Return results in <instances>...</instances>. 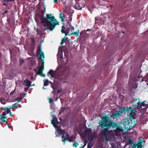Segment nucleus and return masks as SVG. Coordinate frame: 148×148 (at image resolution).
Returning <instances> with one entry per match:
<instances>
[{
  "label": "nucleus",
  "mask_w": 148,
  "mask_h": 148,
  "mask_svg": "<svg viewBox=\"0 0 148 148\" xmlns=\"http://www.w3.org/2000/svg\"><path fill=\"white\" fill-rule=\"evenodd\" d=\"M72 20V18H71V21Z\"/></svg>",
  "instance_id": "obj_57"
},
{
  "label": "nucleus",
  "mask_w": 148,
  "mask_h": 148,
  "mask_svg": "<svg viewBox=\"0 0 148 148\" xmlns=\"http://www.w3.org/2000/svg\"><path fill=\"white\" fill-rule=\"evenodd\" d=\"M75 6L76 8V9L81 10L82 9V7L80 6H79L78 5H77H77H75Z\"/></svg>",
  "instance_id": "obj_29"
},
{
  "label": "nucleus",
  "mask_w": 148,
  "mask_h": 148,
  "mask_svg": "<svg viewBox=\"0 0 148 148\" xmlns=\"http://www.w3.org/2000/svg\"><path fill=\"white\" fill-rule=\"evenodd\" d=\"M69 18H70L71 17L70 16H69Z\"/></svg>",
  "instance_id": "obj_58"
},
{
  "label": "nucleus",
  "mask_w": 148,
  "mask_h": 148,
  "mask_svg": "<svg viewBox=\"0 0 148 148\" xmlns=\"http://www.w3.org/2000/svg\"><path fill=\"white\" fill-rule=\"evenodd\" d=\"M58 0H54V3H57Z\"/></svg>",
  "instance_id": "obj_44"
},
{
  "label": "nucleus",
  "mask_w": 148,
  "mask_h": 148,
  "mask_svg": "<svg viewBox=\"0 0 148 148\" xmlns=\"http://www.w3.org/2000/svg\"><path fill=\"white\" fill-rule=\"evenodd\" d=\"M66 137H65V136L64 135H62L61 138H62V141L63 142H64V143H65V141L66 140H68L70 142H71L73 141L72 139H70L69 138V134L67 133L66 134Z\"/></svg>",
  "instance_id": "obj_7"
},
{
  "label": "nucleus",
  "mask_w": 148,
  "mask_h": 148,
  "mask_svg": "<svg viewBox=\"0 0 148 148\" xmlns=\"http://www.w3.org/2000/svg\"><path fill=\"white\" fill-rule=\"evenodd\" d=\"M86 141H85V143H84V145L82 146V148H83L86 145Z\"/></svg>",
  "instance_id": "obj_40"
},
{
  "label": "nucleus",
  "mask_w": 148,
  "mask_h": 148,
  "mask_svg": "<svg viewBox=\"0 0 148 148\" xmlns=\"http://www.w3.org/2000/svg\"><path fill=\"white\" fill-rule=\"evenodd\" d=\"M134 111H135V110H132L130 112V117L129 118L133 119H134V118H135L136 113L134 112Z\"/></svg>",
  "instance_id": "obj_16"
},
{
  "label": "nucleus",
  "mask_w": 148,
  "mask_h": 148,
  "mask_svg": "<svg viewBox=\"0 0 148 148\" xmlns=\"http://www.w3.org/2000/svg\"><path fill=\"white\" fill-rule=\"evenodd\" d=\"M132 148H137V144L135 143H133L132 146H131Z\"/></svg>",
  "instance_id": "obj_28"
},
{
  "label": "nucleus",
  "mask_w": 148,
  "mask_h": 148,
  "mask_svg": "<svg viewBox=\"0 0 148 148\" xmlns=\"http://www.w3.org/2000/svg\"><path fill=\"white\" fill-rule=\"evenodd\" d=\"M31 81L27 79H26L23 81V85H24L25 86H31Z\"/></svg>",
  "instance_id": "obj_14"
},
{
  "label": "nucleus",
  "mask_w": 148,
  "mask_h": 148,
  "mask_svg": "<svg viewBox=\"0 0 148 148\" xmlns=\"http://www.w3.org/2000/svg\"><path fill=\"white\" fill-rule=\"evenodd\" d=\"M29 88V87H26L25 88V91H28Z\"/></svg>",
  "instance_id": "obj_37"
},
{
  "label": "nucleus",
  "mask_w": 148,
  "mask_h": 148,
  "mask_svg": "<svg viewBox=\"0 0 148 148\" xmlns=\"http://www.w3.org/2000/svg\"><path fill=\"white\" fill-rule=\"evenodd\" d=\"M8 12V10H5L3 13L4 14L5 13H7Z\"/></svg>",
  "instance_id": "obj_46"
},
{
  "label": "nucleus",
  "mask_w": 148,
  "mask_h": 148,
  "mask_svg": "<svg viewBox=\"0 0 148 148\" xmlns=\"http://www.w3.org/2000/svg\"><path fill=\"white\" fill-rule=\"evenodd\" d=\"M18 103V102H17L16 103H15L14 104H13L12 106H11L10 107V108H12V107H14L15 108V109L17 108V105Z\"/></svg>",
  "instance_id": "obj_21"
},
{
  "label": "nucleus",
  "mask_w": 148,
  "mask_h": 148,
  "mask_svg": "<svg viewBox=\"0 0 148 148\" xmlns=\"http://www.w3.org/2000/svg\"><path fill=\"white\" fill-rule=\"evenodd\" d=\"M89 30H90V29H87V30H85V31H89Z\"/></svg>",
  "instance_id": "obj_52"
},
{
  "label": "nucleus",
  "mask_w": 148,
  "mask_h": 148,
  "mask_svg": "<svg viewBox=\"0 0 148 148\" xmlns=\"http://www.w3.org/2000/svg\"><path fill=\"white\" fill-rule=\"evenodd\" d=\"M49 103H51L53 102V100L51 98H50L49 99Z\"/></svg>",
  "instance_id": "obj_35"
},
{
  "label": "nucleus",
  "mask_w": 148,
  "mask_h": 148,
  "mask_svg": "<svg viewBox=\"0 0 148 148\" xmlns=\"http://www.w3.org/2000/svg\"><path fill=\"white\" fill-rule=\"evenodd\" d=\"M137 99H136V98H135L134 99V100H133L132 101H131V102L132 103H133L134 102V101L136 100V101H137Z\"/></svg>",
  "instance_id": "obj_39"
},
{
  "label": "nucleus",
  "mask_w": 148,
  "mask_h": 148,
  "mask_svg": "<svg viewBox=\"0 0 148 148\" xmlns=\"http://www.w3.org/2000/svg\"><path fill=\"white\" fill-rule=\"evenodd\" d=\"M56 71H53L52 69H51L47 73V75L49 76L50 75L52 78H54L56 76Z\"/></svg>",
  "instance_id": "obj_12"
},
{
  "label": "nucleus",
  "mask_w": 148,
  "mask_h": 148,
  "mask_svg": "<svg viewBox=\"0 0 148 148\" xmlns=\"http://www.w3.org/2000/svg\"><path fill=\"white\" fill-rule=\"evenodd\" d=\"M60 17L61 18L62 21L64 20V16H62V14H60L59 15Z\"/></svg>",
  "instance_id": "obj_34"
},
{
  "label": "nucleus",
  "mask_w": 148,
  "mask_h": 148,
  "mask_svg": "<svg viewBox=\"0 0 148 148\" xmlns=\"http://www.w3.org/2000/svg\"><path fill=\"white\" fill-rule=\"evenodd\" d=\"M8 108H1V109L3 110H5V111H6V109H7Z\"/></svg>",
  "instance_id": "obj_41"
},
{
  "label": "nucleus",
  "mask_w": 148,
  "mask_h": 148,
  "mask_svg": "<svg viewBox=\"0 0 148 148\" xmlns=\"http://www.w3.org/2000/svg\"><path fill=\"white\" fill-rule=\"evenodd\" d=\"M62 118H61H61H60V121H61V120H62Z\"/></svg>",
  "instance_id": "obj_54"
},
{
  "label": "nucleus",
  "mask_w": 148,
  "mask_h": 148,
  "mask_svg": "<svg viewBox=\"0 0 148 148\" xmlns=\"http://www.w3.org/2000/svg\"><path fill=\"white\" fill-rule=\"evenodd\" d=\"M42 48H41V46H40L38 48L37 53V54L38 56V59L41 61L42 66H44L45 56L44 53L42 51Z\"/></svg>",
  "instance_id": "obj_5"
},
{
  "label": "nucleus",
  "mask_w": 148,
  "mask_h": 148,
  "mask_svg": "<svg viewBox=\"0 0 148 148\" xmlns=\"http://www.w3.org/2000/svg\"><path fill=\"white\" fill-rule=\"evenodd\" d=\"M64 56L66 57V58H67L68 56V52L67 51H64Z\"/></svg>",
  "instance_id": "obj_32"
},
{
  "label": "nucleus",
  "mask_w": 148,
  "mask_h": 148,
  "mask_svg": "<svg viewBox=\"0 0 148 148\" xmlns=\"http://www.w3.org/2000/svg\"><path fill=\"white\" fill-rule=\"evenodd\" d=\"M62 113V111H60L59 112V114H60L61 113Z\"/></svg>",
  "instance_id": "obj_53"
},
{
  "label": "nucleus",
  "mask_w": 148,
  "mask_h": 148,
  "mask_svg": "<svg viewBox=\"0 0 148 148\" xmlns=\"http://www.w3.org/2000/svg\"><path fill=\"white\" fill-rule=\"evenodd\" d=\"M40 19L41 23L43 24V26L47 27V29L51 31H53L57 25H59V22L51 14H47L46 17L43 15L40 17Z\"/></svg>",
  "instance_id": "obj_2"
},
{
  "label": "nucleus",
  "mask_w": 148,
  "mask_h": 148,
  "mask_svg": "<svg viewBox=\"0 0 148 148\" xmlns=\"http://www.w3.org/2000/svg\"><path fill=\"white\" fill-rule=\"evenodd\" d=\"M19 61H20V65H21L22 64V63L23 62H24V60L23 59L21 58V59H20Z\"/></svg>",
  "instance_id": "obj_31"
},
{
  "label": "nucleus",
  "mask_w": 148,
  "mask_h": 148,
  "mask_svg": "<svg viewBox=\"0 0 148 148\" xmlns=\"http://www.w3.org/2000/svg\"><path fill=\"white\" fill-rule=\"evenodd\" d=\"M138 99L139 100L138 101L137 103V105H132V110H134L135 109H138L139 110L141 109V106H140V100L139 98Z\"/></svg>",
  "instance_id": "obj_13"
},
{
  "label": "nucleus",
  "mask_w": 148,
  "mask_h": 148,
  "mask_svg": "<svg viewBox=\"0 0 148 148\" xmlns=\"http://www.w3.org/2000/svg\"><path fill=\"white\" fill-rule=\"evenodd\" d=\"M147 103V101H143L141 103V105L140 104V106H141V109L142 108V106L148 107V104H146L145 103Z\"/></svg>",
  "instance_id": "obj_17"
},
{
  "label": "nucleus",
  "mask_w": 148,
  "mask_h": 148,
  "mask_svg": "<svg viewBox=\"0 0 148 148\" xmlns=\"http://www.w3.org/2000/svg\"><path fill=\"white\" fill-rule=\"evenodd\" d=\"M6 113L3 112L2 113V114H1V120L2 122H3L4 123H6L9 126V127H10L9 126V125L7 122L5 120V119H6L7 118V116H6Z\"/></svg>",
  "instance_id": "obj_8"
},
{
  "label": "nucleus",
  "mask_w": 148,
  "mask_h": 148,
  "mask_svg": "<svg viewBox=\"0 0 148 148\" xmlns=\"http://www.w3.org/2000/svg\"><path fill=\"white\" fill-rule=\"evenodd\" d=\"M19 107H21V105H20V106H19Z\"/></svg>",
  "instance_id": "obj_56"
},
{
  "label": "nucleus",
  "mask_w": 148,
  "mask_h": 148,
  "mask_svg": "<svg viewBox=\"0 0 148 148\" xmlns=\"http://www.w3.org/2000/svg\"><path fill=\"white\" fill-rule=\"evenodd\" d=\"M14 91H12L10 93V95H12L14 93Z\"/></svg>",
  "instance_id": "obj_38"
},
{
  "label": "nucleus",
  "mask_w": 148,
  "mask_h": 148,
  "mask_svg": "<svg viewBox=\"0 0 148 148\" xmlns=\"http://www.w3.org/2000/svg\"><path fill=\"white\" fill-rule=\"evenodd\" d=\"M9 108H8L7 109H6V112L7 114H9L10 112V109H11V108H10V106L8 107Z\"/></svg>",
  "instance_id": "obj_26"
},
{
  "label": "nucleus",
  "mask_w": 148,
  "mask_h": 148,
  "mask_svg": "<svg viewBox=\"0 0 148 148\" xmlns=\"http://www.w3.org/2000/svg\"><path fill=\"white\" fill-rule=\"evenodd\" d=\"M44 69L43 66H41L39 69L38 71L37 72V74L38 75H40V76L43 77H45V74H43L42 71Z\"/></svg>",
  "instance_id": "obj_10"
},
{
  "label": "nucleus",
  "mask_w": 148,
  "mask_h": 148,
  "mask_svg": "<svg viewBox=\"0 0 148 148\" xmlns=\"http://www.w3.org/2000/svg\"><path fill=\"white\" fill-rule=\"evenodd\" d=\"M79 33V30H78L77 31H76L75 32H73V34L77 36L78 35V34Z\"/></svg>",
  "instance_id": "obj_22"
},
{
  "label": "nucleus",
  "mask_w": 148,
  "mask_h": 148,
  "mask_svg": "<svg viewBox=\"0 0 148 148\" xmlns=\"http://www.w3.org/2000/svg\"><path fill=\"white\" fill-rule=\"evenodd\" d=\"M56 130L60 134H62V135L64 136V135L65 133V130H62L61 127L60 126H57V127L56 128Z\"/></svg>",
  "instance_id": "obj_9"
},
{
  "label": "nucleus",
  "mask_w": 148,
  "mask_h": 148,
  "mask_svg": "<svg viewBox=\"0 0 148 148\" xmlns=\"http://www.w3.org/2000/svg\"><path fill=\"white\" fill-rule=\"evenodd\" d=\"M86 128L87 129V130L85 131V132L87 133H90L92 132V130L90 128H88L86 127Z\"/></svg>",
  "instance_id": "obj_23"
},
{
  "label": "nucleus",
  "mask_w": 148,
  "mask_h": 148,
  "mask_svg": "<svg viewBox=\"0 0 148 148\" xmlns=\"http://www.w3.org/2000/svg\"><path fill=\"white\" fill-rule=\"evenodd\" d=\"M132 140L130 139H129L128 140V144L130 145L131 146H132V144L133 143Z\"/></svg>",
  "instance_id": "obj_27"
},
{
  "label": "nucleus",
  "mask_w": 148,
  "mask_h": 148,
  "mask_svg": "<svg viewBox=\"0 0 148 148\" xmlns=\"http://www.w3.org/2000/svg\"><path fill=\"white\" fill-rule=\"evenodd\" d=\"M123 111L121 109L119 110L116 111L115 112L112 114L110 115L111 117H114L116 119L119 118L121 115L123 113Z\"/></svg>",
  "instance_id": "obj_6"
},
{
  "label": "nucleus",
  "mask_w": 148,
  "mask_h": 148,
  "mask_svg": "<svg viewBox=\"0 0 148 148\" xmlns=\"http://www.w3.org/2000/svg\"><path fill=\"white\" fill-rule=\"evenodd\" d=\"M5 1H6L7 2H9V0H4Z\"/></svg>",
  "instance_id": "obj_49"
},
{
  "label": "nucleus",
  "mask_w": 148,
  "mask_h": 148,
  "mask_svg": "<svg viewBox=\"0 0 148 148\" xmlns=\"http://www.w3.org/2000/svg\"><path fill=\"white\" fill-rule=\"evenodd\" d=\"M123 127L125 130H126L134 127L137 124V121L134 119L129 118V119L123 120Z\"/></svg>",
  "instance_id": "obj_3"
},
{
  "label": "nucleus",
  "mask_w": 148,
  "mask_h": 148,
  "mask_svg": "<svg viewBox=\"0 0 148 148\" xmlns=\"http://www.w3.org/2000/svg\"><path fill=\"white\" fill-rule=\"evenodd\" d=\"M56 123H57V124H58L59 123V122L58 121V120H57V121H56Z\"/></svg>",
  "instance_id": "obj_50"
},
{
  "label": "nucleus",
  "mask_w": 148,
  "mask_h": 148,
  "mask_svg": "<svg viewBox=\"0 0 148 148\" xmlns=\"http://www.w3.org/2000/svg\"><path fill=\"white\" fill-rule=\"evenodd\" d=\"M79 144L77 142H75V143L73 144V147H77V146Z\"/></svg>",
  "instance_id": "obj_30"
},
{
  "label": "nucleus",
  "mask_w": 148,
  "mask_h": 148,
  "mask_svg": "<svg viewBox=\"0 0 148 148\" xmlns=\"http://www.w3.org/2000/svg\"><path fill=\"white\" fill-rule=\"evenodd\" d=\"M1 120V115L0 114V123L1 124H3L4 123L3 122H2Z\"/></svg>",
  "instance_id": "obj_36"
},
{
  "label": "nucleus",
  "mask_w": 148,
  "mask_h": 148,
  "mask_svg": "<svg viewBox=\"0 0 148 148\" xmlns=\"http://www.w3.org/2000/svg\"><path fill=\"white\" fill-rule=\"evenodd\" d=\"M91 146L89 144L88 145L87 148H91Z\"/></svg>",
  "instance_id": "obj_42"
},
{
  "label": "nucleus",
  "mask_w": 148,
  "mask_h": 148,
  "mask_svg": "<svg viewBox=\"0 0 148 148\" xmlns=\"http://www.w3.org/2000/svg\"><path fill=\"white\" fill-rule=\"evenodd\" d=\"M148 107H145V108H144L142 109V111L143 112H145L146 111Z\"/></svg>",
  "instance_id": "obj_33"
},
{
  "label": "nucleus",
  "mask_w": 148,
  "mask_h": 148,
  "mask_svg": "<svg viewBox=\"0 0 148 148\" xmlns=\"http://www.w3.org/2000/svg\"><path fill=\"white\" fill-rule=\"evenodd\" d=\"M60 54H61V55L60 58L61 59H62L63 58V56L62 55V54L61 53H60Z\"/></svg>",
  "instance_id": "obj_48"
},
{
  "label": "nucleus",
  "mask_w": 148,
  "mask_h": 148,
  "mask_svg": "<svg viewBox=\"0 0 148 148\" xmlns=\"http://www.w3.org/2000/svg\"><path fill=\"white\" fill-rule=\"evenodd\" d=\"M56 121H57V118L55 116H53V119L51 120V124L53 125L54 127L56 128L57 127V126H58L56 123Z\"/></svg>",
  "instance_id": "obj_15"
},
{
  "label": "nucleus",
  "mask_w": 148,
  "mask_h": 148,
  "mask_svg": "<svg viewBox=\"0 0 148 148\" xmlns=\"http://www.w3.org/2000/svg\"><path fill=\"white\" fill-rule=\"evenodd\" d=\"M82 147L81 146V147H80V148H82Z\"/></svg>",
  "instance_id": "obj_55"
},
{
  "label": "nucleus",
  "mask_w": 148,
  "mask_h": 148,
  "mask_svg": "<svg viewBox=\"0 0 148 148\" xmlns=\"http://www.w3.org/2000/svg\"><path fill=\"white\" fill-rule=\"evenodd\" d=\"M23 99V98L21 97H18L16 98V100L18 101L17 102H18V103L19 102H21V101Z\"/></svg>",
  "instance_id": "obj_24"
},
{
  "label": "nucleus",
  "mask_w": 148,
  "mask_h": 148,
  "mask_svg": "<svg viewBox=\"0 0 148 148\" xmlns=\"http://www.w3.org/2000/svg\"><path fill=\"white\" fill-rule=\"evenodd\" d=\"M10 116H13V115L12 114V113L11 112H10Z\"/></svg>",
  "instance_id": "obj_45"
},
{
  "label": "nucleus",
  "mask_w": 148,
  "mask_h": 148,
  "mask_svg": "<svg viewBox=\"0 0 148 148\" xmlns=\"http://www.w3.org/2000/svg\"><path fill=\"white\" fill-rule=\"evenodd\" d=\"M5 99L4 98H0V102L1 103L3 104H5Z\"/></svg>",
  "instance_id": "obj_20"
},
{
  "label": "nucleus",
  "mask_w": 148,
  "mask_h": 148,
  "mask_svg": "<svg viewBox=\"0 0 148 148\" xmlns=\"http://www.w3.org/2000/svg\"><path fill=\"white\" fill-rule=\"evenodd\" d=\"M3 5H4L5 6H7V4L6 3H3Z\"/></svg>",
  "instance_id": "obj_43"
},
{
  "label": "nucleus",
  "mask_w": 148,
  "mask_h": 148,
  "mask_svg": "<svg viewBox=\"0 0 148 148\" xmlns=\"http://www.w3.org/2000/svg\"><path fill=\"white\" fill-rule=\"evenodd\" d=\"M66 36L65 35V36L64 37V38L62 40L60 44L61 45H62L64 44V42L65 41V40L67 38L66 37Z\"/></svg>",
  "instance_id": "obj_18"
},
{
  "label": "nucleus",
  "mask_w": 148,
  "mask_h": 148,
  "mask_svg": "<svg viewBox=\"0 0 148 148\" xmlns=\"http://www.w3.org/2000/svg\"><path fill=\"white\" fill-rule=\"evenodd\" d=\"M67 25H66L67 28L65 30L66 27L64 26L62 27L61 32L62 33H64L66 36L73 35V32L74 30V28L72 26L70 23L69 21H67Z\"/></svg>",
  "instance_id": "obj_4"
},
{
  "label": "nucleus",
  "mask_w": 148,
  "mask_h": 148,
  "mask_svg": "<svg viewBox=\"0 0 148 148\" xmlns=\"http://www.w3.org/2000/svg\"><path fill=\"white\" fill-rule=\"evenodd\" d=\"M102 120L100 121V126H101V128L103 129L104 127H106L103 129L101 131V134L103 137H104L105 138V140L106 142L108 141V136H107L106 133L108 132V130L111 127H112L113 128H116V129L115 130V134L117 135V134L123 131V125L122 124H121L122 125L121 126L118 125L116 123H113L111 120L109 122L108 121V116L106 115L102 118Z\"/></svg>",
  "instance_id": "obj_1"
},
{
  "label": "nucleus",
  "mask_w": 148,
  "mask_h": 148,
  "mask_svg": "<svg viewBox=\"0 0 148 148\" xmlns=\"http://www.w3.org/2000/svg\"><path fill=\"white\" fill-rule=\"evenodd\" d=\"M121 110H123V113H125L126 112L127 114L130 113V112L132 110V107H130L128 108H123L121 109Z\"/></svg>",
  "instance_id": "obj_11"
},
{
  "label": "nucleus",
  "mask_w": 148,
  "mask_h": 148,
  "mask_svg": "<svg viewBox=\"0 0 148 148\" xmlns=\"http://www.w3.org/2000/svg\"><path fill=\"white\" fill-rule=\"evenodd\" d=\"M14 0H9V2H11L12 1H13Z\"/></svg>",
  "instance_id": "obj_51"
},
{
  "label": "nucleus",
  "mask_w": 148,
  "mask_h": 148,
  "mask_svg": "<svg viewBox=\"0 0 148 148\" xmlns=\"http://www.w3.org/2000/svg\"><path fill=\"white\" fill-rule=\"evenodd\" d=\"M142 145L141 143H137V146L136 148H142Z\"/></svg>",
  "instance_id": "obj_25"
},
{
  "label": "nucleus",
  "mask_w": 148,
  "mask_h": 148,
  "mask_svg": "<svg viewBox=\"0 0 148 148\" xmlns=\"http://www.w3.org/2000/svg\"><path fill=\"white\" fill-rule=\"evenodd\" d=\"M49 82L47 79L44 80V85L45 86H47L49 85L48 84Z\"/></svg>",
  "instance_id": "obj_19"
},
{
  "label": "nucleus",
  "mask_w": 148,
  "mask_h": 148,
  "mask_svg": "<svg viewBox=\"0 0 148 148\" xmlns=\"http://www.w3.org/2000/svg\"><path fill=\"white\" fill-rule=\"evenodd\" d=\"M62 91V90H58V93H60V92H61Z\"/></svg>",
  "instance_id": "obj_47"
}]
</instances>
